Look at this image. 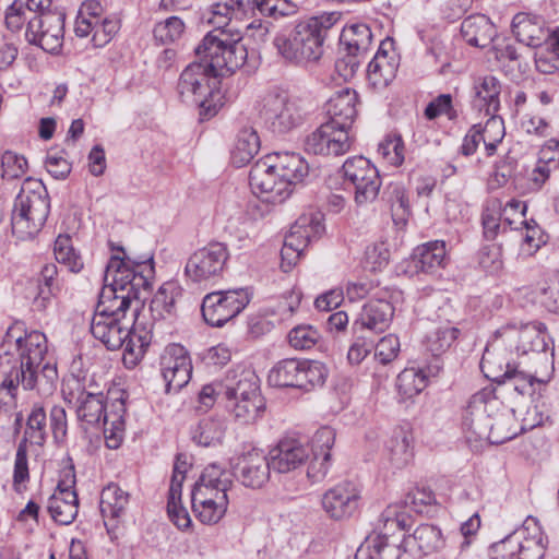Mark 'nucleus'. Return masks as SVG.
I'll use <instances>...</instances> for the list:
<instances>
[{
	"label": "nucleus",
	"mask_w": 559,
	"mask_h": 559,
	"mask_svg": "<svg viewBox=\"0 0 559 559\" xmlns=\"http://www.w3.org/2000/svg\"><path fill=\"white\" fill-rule=\"evenodd\" d=\"M479 526V516L474 514L462 523L460 532L449 534L448 548L444 550L442 559H469L471 536L478 531Z\"/></svg>",
	"instance_id": "obj_31"
},
{
	"label": "nucleus",
	"mask_w": 559,
	"mask_h": 559,
	"mask_svg": "<svg viewBox=\"0 0 559 559\" xmlns=\"http://www.w3.org/2000/svg\"><path fill=\"white\" fill-rule=\"evenodd\" d=\"M198 57L203 56L206 66L212 72L214 83H218V76L225 73H234L241 68L247 60V49L239 40L227 41L210 32L195 48Z\"/></svg>",
	"instance_id": "obj_6"
},
{
	"label": "nucleus",
	"mask_w": 559,
	"mask_h": 559,
	"mask_svg": "<svg viewBox=\"0 0 559 559\" xmlns=\"http://www.w3.org/2000/svg\"><path fill=\"white\" fill-rule=\"evenodd\" d=\"M423 555H431L448 546V536L443 537L441 530L433 524L425 523L416 527L412 535Z\"/></svg>",
	"instance_id": "obj_48"
},
{
	"label": "nucleus",
	"mask_w": 559,
	"mask_h": 559,
	"mask_svg": "<svg viewBox=\"0 0 559 559\" xmlns=\"http://www.w3.org/2000/svg\"><path fill=\"white\" fill-rule=\"evenodd\" d=\"M342 13L323 12L298 22L288 36L281 34L274 38L278 53L287 61L297 64L318 61L324 51V41L338 27Z\"/></svg>",
	"instance_id": "obj_1"
},
{
	"label": "nucleus",
	"mask_w": 559,
	"mask_h": 559,
	"mask_svg": "<svg viewBox=\"0 0 559 559\" xmlns=\"http://www.w3.org/2000/svg\"><path fill=\"white\" fill-rule=\"evenodd\" d=\"M105 396L103 393H82L78 397L76 414L82 428H104Z\"/></svg>",
	"instance_id": "obj_32"
},
{
	"label": "nucleus",
	"mask_w": 559,
	"mask_h": 559,
	"mask_svg": "<svg viewBox=\"0 0 559 559\" xmlns=\"http://www.w3.org/2000/svg\"><path fill=\"white\" fill-rule=\"evenodd\" d=\"M128 334L129 335L126 337V342H123L122 345V361L127 368L131 369L134 368L144 357L146 348L151 343V335L150 332L144 329L138 331L136 328H128Z\"/></svg>",
	"instance_id": "obj_43"
},
{
	"label": "nucleus",
	"mask_w": 559,
	"mask_h": 559,
	"mask_svg": "<svg viewBox=\"0 0 559 559\" xmlns=\"http://www.w3.org/2000/svg\"><path fill=\"white\" fill-rule=\"evenodd\" d=\"M249 183L254 193L266 194L267 201H282L288 197L286 183L281 180L270 154L257 160L251 167Z\"/></svg>",
	"instance_id": "obj_18"
},
{
	"label": "nucleus",
	"mask_w": 559,
	"mask_h": 559,
	"mask_svg": "<svg viewBox=\"0 0 559 559\" xmlns=\"http://www.w3.org/2000/svg\"><path fill=\"white\" fill-rule=\"evenodd\" d=\"M360 490L350 483L344 481L326 490L322 496V508L333 520L352 516L358 509Z\"/></svg>",
	"instance_id": "obj_22"
},
{
	"label": "nucleus",
	"mask_w": 559,
	"mask_h": 559,
	"mask_svg": "<svg viewBox=\"0 0 559 559\" xmlns=\"http://www.w3.org/2000/svg\"><path fill=\"white\" fill-rule=\"evenodd\" d=\"M133 300L139 299L117 292L108 293V288L105 287L102 290L95 313H103L104 316L122 320Z\"/></svg>",
	"instance_id": "obj_50"
},
{
	"label": "nucleus",
	"mask_w": 559,
	"mask_h": 559,
	"mask_svg": "<svg viewBox=\"0 0 559 559\" xmlns=\"http://www.w3.org/2000/svg\"><path fill=\"white\" fill-rule=\"evenodd\" d=\"M461 331L457 328L443 325L429 332L424 341L426 352L432 357L444 354L457 340Z\"/></svg>",
	"instance_id": "obj_51"
},
{
	"label": "nucleus",
	"mask_w": 559,
	"mask_h": 559,
	"mask_svg": "<svg viewBox=\"0 0 559 559\" xmlns=\"http://www.w3.org/2000/svg\"><path fill=\"white\" fill-rule=\"evenodd\" d=\"M226 408L241 424L254 423L265 409V401L261 394L226 402Z\"/></svg>",
	"instance_id": "obj_44"
},
{
	"label": "nucleus",
	"mask_w": 559,
	"mask_h": 559,
	"mask_svg": "<svg viewBox=\"0 0 559 559\" xmlns=\"http://www.w3.org/2000/svg\"><path fill=\"white\" fill-rule=\"evenodd\" d=\"M441 115H447L449 119L456 117V111L452 106V96L450 94H441L431 100L426 109L425 117L429 120H433Z\"/></svg>",
	"instance_id": "obj_63"
},
{
	"label": "nucleus",
	"mask_w": 559,
	"mask_h": 559,
	"mask_svg": "<svg viewBox=\"0 0 559 559\" xmlns=\"http://www.w3.org/2000/svg\"><path fill=\"white\" fill-rule=\"evenodd\" d=\"M38 293L34 298V307L43 311L45 310L51 298L61 289V283L58 277V267L55 263H46L41 266L37 278Z\"/></svg>",
	"instance_id": "obj_37"
},
{
	"label": "nucleus",
	"mask_w": 559,
	"mask_h": 559,
	"mask_svg": "<svg viewBox=\"0 0 559 559\" xmlns=\"http://www.w3.org/2000/svg\"><path fill=\"white\" fill-rule=\"evenodd\" d=\"M76 476L73 465L60 472V478L50 496L47 510L51 519L61 525L71 524L79 512V498L75 490Z\"/></svg>",
	"instance_id": "obj_13"
},
{
	"label": "nucleus",
	"mask_w": 559,
	"mask_h": 559,
	"mask_svg": "<svg viewBox=\"0 0 559 559\" xmlns=\"http://www.w3.org/2000/svg\"><path fill=\"white\" fill-rule=\"evenodd\" d=\"M519 365L513 358L512 348L509 343L499 336L498 329L488 342L481 360L480 369L486 378L498 384L507 383L510 372L515 371Z\"/></svg>",
	"instance_id": "obj_14"
},
{
	"label": "nucleus",
	"mask_w": 559,
	"mask_h": 559,
	"mask_svg": "<svg viewBox=\"0 0 559 559\" xmlns=\"http://www.w3.org/2000/svg\"><path fill=\"white\" fill-rule=\"evenodd\" d=\"M343 179L346 189L354 192L357 205L373 202L379 195L382 186L378 169L364 156L348 157L342 166Z\"/></svg>",
	"instance_id": "obj_8"
},
{
	"label": "nucleus",
	"mask_w": 559,
	"mask_h": 559,
	"mask_svg": "<svg viewBox=\"0 0 559 559\" xmlns=\"http://www.w3.org/2000/svg\"><path fill=\"white\" fill-rule=\"evenodd\" d=\"M357 102L358 95L355 91L344 88L337 92L326 103V114L330 118L328 122L349 133L357 116Z\"/></svg>",
	"instance_id": "obj_24"
},
{
	"label": "nucleus",
	"mask_w": 559,
	"mask_h": 559,
	"mask_svg": "<svg viewBox=\"0 0 559 559\" xmlns=\"http://www.w3.org/2000/svg\"><path fill=\"white\" fill-rule=\"evenodd\" d=\"M426 373L417 368H406L396 379V388L401 396L412 399L418 395L426 386Z\"/></svg>",
	"instance_id": "obj_54"
},
{
	"label": "nucleus",
	"mask_w": 559,
	"mask_h": 559,
	"mask_svg": "<svg viewBox=\"0 0 559 559\" xmlns=\"http://www.w3.org/2000/svg\"><path fill=\"white\" fill-rule=\"evenodd\" d=\"M501 83L493 75L477 78L473 85L472 106L479 112L489 116L488 127L500 128L502 119L497 117L500 109Z\"/></svg>",
	"instance_id": "obj_21"
},
{
	"label": "nucleus",
	"mask_w": 559,
	"mask_h": 559,
	"mask_svg": "<svg viewBox=\"0 0 559 559\" xmlns=\"http://www.w3.org/2000/svg\"><path fill=\"white\" fill-rule=\"evenodd\" d=\"M366 264L372 270H381L390 260V250L384 242H376L366 248Z\"/></svg>",
	"instance_id": "obj_64"
},
{
	"label": "nucleus",
	"mask_w": 559,
	"mask_h": 559,
	"mask_svg": "<svg viewBox=\"0 0 559 559\" xmlns=\"http://www.w3.org/2000/svg\"><path fill=\"white\" fill-rule=\"evenodd\" d=\"M27 169V160L23 155L5 151L1 156L2 178L13 180L22 177Z\"/></svg>",
	"instance_id": "obj_61"
},
{
	"label": "nucleus",
	"mask_w": 559,
	"mask_h": 559,
	"mask_svg": "<svg viewBox=\"0 0 559 559\" xmlns=\"http://www.w3.org/2000/svg\"><path fill=\"white\" fill-rule=\"evenodd\" d=\"M396 64L392 62L386 51L379 48L367 69V80L374 90L386 87L395 78Z\"/></svg>",
	"instance_id": "obj_39"
},
{
	"label": "nucleus",
	"mask_w": 559,
	"mask_h": 559,
	"mask_svg": "<svg viewBox=\"0 0 559 559\" xmlns=\"http://www.w3.org/2000/svg\"><path fill=\"white\" fill-rule=\"evenodd\" d=\"M229 501L217 498L216 501L191 500V507L197 519L206 525L217 524L226 514Z\"/></svg>",
	"instance_id": "obj_52"
},
{
	"label": "nucleus",
	"mask_w": 559,
	"mask_h": 559,
	"mask_svg": "<svg viewBox=\"0 0 559 559\" xmlns=\"http://www.w3.org/2000/svg\"><path fill=\"white\" fill-rule=\"evenodd\" d=\"M515 38L530 47H537L545 36L543 21L530 13L520 12L513 16L511 24Z\"/></svg>",
	"instance_id": "obj_34"
},
{
	"label": "nucleus",
	"mask_w": 559,
	"mask_h": 559,
	"mask_svg": "<svg viewBox=\"0 0 559 559\" xmlns=\"http://www.w3.org/2000/svg\"><path fill=\"white\" fill-rule=\"evenodd\" d=\"M324 226L319 215L304 214L292 225L284 245L302 252L312 239L320 237Z\"/></svg>",
	"instance_id": "obj_27"
},
{
	"label": "nucleus",
	"mask_w": 559,
	"mask_h": 559,
	"mask_svg": "<svg viewBox=\"0 0 559 559\" xmlns=\"http://www.w3.org/2000/svg\"><path fill=\"white\" fill-rule=\"evenodd\" d=\"M461 34L468 45L486 48L493 40L496 29L489 17L484 14H474L462 22Z\"/></svg>",
	"instance_id": "obj_30"
},
{
	"label": "nucleus",
	"mask_w": 559,
	"mask_h": 559,
	"mask_svg": "<svg viewBox=\"0 0 559 559\" xmlns=\"http://www.w3.org/2000/svg\"><path fill=\"white\" fill-rule=\"evenodd\" d=\"M521 535L527 559H542L546 549V538L537 519L527 516L523 524L513 531Z\"/></svg>",
	"instance_id": "obj_35"
},
{
	"label": "nucleus",
	"mask_w": 559,
	"mask_h": 559,
	"mask_svg": "<svg viewBox=\"0 0 559 559\" xmlns=\"http://www.w3.org/2000/svg\"><path fill=\"white\" fill-rule=\"evenodd\" d=\"M181 288L174 282L164 283L153 296L150 310L154 319H164L175 310L176 301L181 297Z\"/></svg>",
	"instance_id": "obj_46"
},
{
	"label": "nucleus",
	"mask_w": 559,
	"mask_h": 559,
	"mask_svg": "<svg viewBox=\"0 0 559 559\" xmlns=\"http://www.w3.org/2000/svg\"><path fill=\"white\" fill-rule=\"evenodd\" d=\"M535 67L543 74H554L559 71V37L535 52Z\"/></svg>",
	"instance_id": "obj_58"
},
{
	"label": "nucleus",
	"mask_w": 559,
	"mask_h": 559,
	"mask_svg": "<svg viewBox=\"0 0 559 559\" xmlns=\"http://www.w3.org/2000/svg\"><path fill=\"white\" fill-rule=\"evenodd\" d=\"M521 535L513 532L490 547L491 559H527Z\"/></svg>",
	"instance_id": "obj_55"
},
{
	"label": "nucleus",
	"mask_w": 559,
	"mask_h": 559,
	"mask_svg": "<svg viewBox=\"0 0 559 559\" xmlns=\"http://www.w3.org/2000/svg\"><path fill=\"white\" fill-rule=\"evenodd\" d=\"M231 474L217 463L209 464L191 491V500L229 501L227 491L233 487Z\"/></svg>",
	"instance_id": "obj_19"
},
{
	"label": "nucleus",
	"mask_w": 559,
	"mask_h": 559,
	"mask_svg": "<svg viewBox=\"0 0 559 559\" xmlns=\"http://www.w3.org/2000/svg\"><path fill=\"white\" fill-rule=\"evenodd\" d=\"M382 199L390 205L394 225L399 229H403L412 216V207L405 187L401 182L389 183L382 193Z\"/></svg>",
	"instance_id": "obj_33"
},
{
	"label": "nucleus",
	"mask_w": 559,
	"mask_h": 559,
	"mask_svg": "<svg viewBox=\"0 0 559 559\" xmlns=\"http://www.w3.org/2000/svg\"><path fill=\"white\" fill-rule=\"evenodd\" d=\"M498 334L509 343L513 354L520 356L532 353L547 361V333L540 325L508 322L498 329Z\"/></svg>",
	"instance_id": "obj_12"
},
{
	"label": "nucleus",
	"mask_w": 559,
	"mask_h": 559,
	"mask_svg": "<svg viewBox=\"0 0 559 559\" xmlns=\"http://www.w3.org/2000/svg\"><path fill=\"white\" fill-rule=\"evenodd\" d=\"M319 331L309 324L297 325L288 333V342L295 349H309L320 340Z\"/></svg>",
	"instance_id": "obj_59"
},
{
	"label": "nucleus",
	"mask_w": 559,
	"mask_h": 559,
	"mask_svg": "<svg viewBox=\"0 0 559 559\" xmlns=\"http://www.w3.org/2000/svg\"><path fill=\"white\" fill-rule=\"evenodd\" d=\"M185 31V24L178 16H170L154 27V38L162 44H170L179 39Z\"/></svg>",
	"instance_id": "obj_60"
},
{
	"label": "nucleus",
	"mask_w": 559,
	"mask_h": 559,
	"mask_svg": "<svg viewBox=\"0 0 559 559\" xmlns=\"http://www.w3.org/2000/svg\"><path fill=\"white\" fill-rule=\"evenodd\" d=\"M352 138L349 133L330 122L322 123L306 138L305 147L316 155H343L349 151Z\"/></svg>",
	"instance_id": "obj_17"
},
{
	"label": "nucleus",
	"mask_w": 559,
	"mask_h": 559,
	"mask_svg": "<svg viewBox=\"0 0 559 559\" xmlns=\"http://www.w3.org/2000/svg\"><path fill=\"white\" fill-rule=\"evenodd\" d=\"M91 333L109 350L122 347L128 334V326L122 320L95 313L91 321Z\"/></svg>",
	"instance_id": "obj_25"
},
{
	"label": "nucleus",
	"mask_w": 559,
	"mask_h": 559,
	"mask_svg": "<svg viewBox=\"0 0 559 559\" xmlns=\"http://www.w3.org/2000/svg\"><path fill=\"white\" fill-rule=\"evenodd\" d=\"M64 13L46 12L28 19L25 37L31 45L49 53H58L63 45Z\"/></svg>",
	"instance_id": "obj_11"
},
{
	"label": "nucleus",
	"mask_w": 559,
	"mask_h": 559,
	"mask_svg": "<svg viewBox=\"0 0 559 559\" xmlns=\"http://www.w3.org/2000/svg\"><path fill=\"white\" fill-rule=\"evenodd\" d=\"M269 456L273 471L284 474L301 466L309 457V450L297 439L284 438L269 452Z\"/></svg>",
	"instance_id": "obj_23"
},
{
	"label": "nucleus",
	"mask_w": 559,
	"mask_h": 559,
	"mask_svg": "<svg viewBox=\"0 0 559 559\" xmlns=\"http://www.w3.org/2000/svg\"><path fill=\"white\" fill-rule=\"evenodd\" d=\"M126 403L122 397L105 403L104 437L109 449H118L124 431Z\"/></svg>",
	"instance_id": "obj_28"
},
{
	"label": "nucleus",
	"mask_w": 559,
	"mask_h": 559,
	"mask_svg": "<svg viewBox=\"0 0 559 559\" xmlns=\"http://www.w3.org/2000/svg\"><path fill=\"white\" fill-rule=\"evenodd\" d=\"M301 359L287 358L278 361L269 372V384L274 388L299 389Z\"/></svg>",
	"instance_id": "obj_38"
},
{
	"label": "nucleus",
	"mask_w": 559,
	"mask_h": 559,
	"mask_svg": "<svg viewBox=\"0 0 559 559\" xmlns=\"http://www.w3.org/2000/svg\"><path fill=\"white\" fill-rule=\"evenodd\" d=\"M498 403L491 390H481L472 395L463 414V428L476 438H488L492 427L489 411Z\"/></svg>",
	"instance_id": "obj_20"
},
{
	"label": "nucleus",
	"mask_w": 559,
	"mask_h": 559,
	"mask_svg": "<svg viewBox=\"0 0 559 559\" xmlns=\"http://www.w3.org/2000/svg\"><path fill=\"white\" fill-rule=\"evenodd\" d=\"M129 502V493L118 485L109 484L100 495L99 509L104 518L117 519L123 514Z\"/></svg>",
	"instance_id": "obj_47"
},
{
	"label": "nucleus",
	"mask_w": 559,
	"mask_h": 559,
	"mask_svg": "<svg viewBox=\"0 0 559 559\" xmlns=\"http://www.w3.org/2000/svg\"><path fill=\"white\" fill-rule=\"evenodd\" d=\"M226 430L224 420L203 418L192 430V440L202 447H215L222 443Z\"/></svg>",
	"instance_id": "obj_49"
},
{
	"label": "nucleus",
	"mask_w": 559,
	"mask_h": 559,
	"mask_svg": "<svg viewBox=\"0 0 559 559\" xmlns=\"http://www.w3.org/2000/svg\"><path fill=\"white\" fill-rule=\"evenodd\" d=\"M445 243L443 241H430L417 247L412 255L415 267L424 273H433L443 267L445 263Z\"/></svg>",
	"instance_id": "obj_36"
},
{
	"label": "nucleus",
	"mask_w": 559,
	"mask_h": 559,
	"mask_svg": "<svg viewBox=\"0 0 559 559\" xmlns=\"http://www.w3.org/2000/svg\"><path fill=\"white\" fill-rule=\"evenodd\" d=\"M53 253L56 260L69 269L72 273H79L83 266V259L73 248L68 235H59L55 241Z\"/></svg>",
	"instance_id": "obj_53"
},
{
	"label": "nucleus",
	"mask_w": 559,
	"mask_h": 559,
	"mask_svg": "<svg viewBox=\"0 0 559 559\" xmlns=\"http://www.w3.org/2000/svg\"><path fill=\"white\" fill-rule=\"evenodd\" d=\"M259 119L275 135H284L304 123L306 102L287 92L272 88L263 93L255 105Z\"/></svg>",
	"instance_id": "obj_4"
},
{
	"label": "nucleus",
	"mask_w": 559,
	"mask_h": 559,
	"mask_svg": "<svg viewBox=\"0 0 559 559\" xmlns=\"http://www.w3.org/2000/svg\"><path fill=\"white\" fill-rule=\"evenodd\" d=\"M152 255L144 259L111 257L105 271V282H109L108 293H120L140 299L141 293L150 289L154 277Z\"/></svg>",
	"instance_id": "obj_5"
},
{
	"label": "nucleus",
	"mask_w": 559,
	"mask_h": 559,
	"mask_svg": "<svg viewBox=\"0 0 559 559\" xmlns=\"http://www.w3.org/2000/svg\"><path fill=\"white\" fill-rule=\"evenodd\" d=\"M271 465L270 456L263 450L249 447L236 453L229 460L231 479L250 489H261L270 480Z\"/></svg>",
	"instance_id": "obj_9"
},
{
	"label": "nucleus",
	"mask_w": 559,
	"mask_h": 559,
	"mask_svg": "<svg viewBox=\"0 0 559 559\" xmlns=\"http://www.w3.org/2000/svg\"><path fill=\"white\" fill-rule=\"evenodd\" d=\"M50 212V199L41 180L26 178L14 200L11 215L12 231L24 239L37 234Z\"/></svg>",
	"instance_id": "obj_2"
},
{
	"label": "nucleus",
	"mask_w": 559,
	"mask_h": 559,
	"mask_svg": "<svg viewBox=\"0 0 559 559\" xmlns=\"http://www.w3.org/2000/svg\"><path fill=\"white\" fill-rule=\"evenodd\" d=\"M270 156L289 195L290 186L302 181L308 175L309 165L300 154L294 152L273 153Z\"/></svg>",
	"instance_id": "obj_26"
},
{
	"label": "nucleus",
	"mask_w": 559,
	"mask_h": 559,
	"mask_svg": "<svg viewBox=\"0 0 559 559\" xmlns=\"http://www.w3.org/2000/svg\"><path fill=\"white\" fill-rule=\"evenodd\" d=\"M549 381L550 374L538 377L536 372H525L520 370V364L515 367L514 372H510L507 379V383H510L513 390L522 396L542 395V390L546 388Z\"/></svg>",
	"instance_id": "obj_45"
},
{
	"label": "nucleus",
	"mask_w": 559,
	"mask_h": 559,
	"mask_svg": "<svg viewBox=\"0 0 559 559\" xmlns=\"http://www.w3.org/2000/svg\"><path fill=\"white\" fill-rule=\"evenodd\" d=\"M260 150V138L253 128L241 129L230 153L231 163L242 167L251 162Z\"/></svg>",
	"instance_id": "obj_40"
},
{
	"label": "nucleus",
	"mask_w": 559,
	"mask_h": 559,
	"mask_svg": "<svg viewBox=\"0 0 559 559\" xmlns=\"http://www.w3.org/2000/svg\"><path fill=\"white\" fill-rule=\"evenodd\" d=\"M190 63L180 74L177 92L182 102L200 108V117L207 120L214 117L224 105L223 94L214 83L212 72L203 60Z\"/></svg>",
	"instance_id": "obj_3"
},
{
	"label": "nucleus",
	"mask_w": 559,
	"mask_h": 559,
	"mask_svg": "<svg viewBox=\"0 0 559 559\" xmlns=\"http://www.w3.org/2000/svg\"><path fill=\"white\" fill-rule=\"evenodd\" d=\"M385 452L392 467L396 469L405 467L413 457L407 431L403 428H395L385 442Z\"/></svg>",
	"instance_id": "obj_41"
},
{
	"label": "nucleus",
	"mask_w": 559,
	"mask_h": 559,
	"mask_svg": "<svg viewBox=\"0 0 559 559\" xmlns=\"http://www.w3.org/2000/svg\"><path fill=\"white\" fill-rule=\"evenodd\" d=\"M372 32L367 24H353L343 28L340 41L345 46L346 56L335 63L337 71L344 78L353 76L360 64V57H364L372 43Z\"/></svg>",
	"instance_id": "obj_15"
},
{
	"label": "nucleus",
	"mask_w": 559,
	"mask_h": 559,
	"mask_svg": "<svg viewBox=\"0 0 559 559\" xmlns=\"http://www.w3.org/2000/svg\"><path fill=\"white\" fill-rule=\"evenodd\" d=\"M229 260L224 242L212 241L195 250L186 262L185 275L193 283L216 281L223 276Z\"/></svg>",
	"instance_id": "obj_10"
},
{
	"label": "nucleus",
	"mask_w": 559,
	"mask_h": 559,
	"mask_svg": "<svg viewBox=\"0 0 559 559\" xmlns=\"http://www.w3.org/2000/svg\"><path fill=\"white\" fill-rule=\"evenodd\" d=\"M162 376L163 379L168 378L171 373H176L185 365L192 366L190 356L186 348L179 344H173L166 348L165 355L162 357Z\"/></svg>",
	"instance_id": "obj_57"
},
{
	"label": "nucleus",
	"mask_w": 559,
	"mask_h": 559,
	"mask_svg": "<svg viewBox=\"0 0 559 559\" xmlns=\"http://www.w3.org/2000/svg\"><path fill=\"white\" fill-rule=\"evenodd\" d=\"M48 437L47 414L40 403H34L26 418V427L21 442L43 447Z\"/></svg>",
	"instance_id": "obj_42"
},
{
	"label": "nucleus",
	"mask_w": 559,
	"mask_h": 559,
	"mask_svg": "<svg viewBox=\"0 0 559 559\" xmlns=\"http://www.w3.org/2000/svg\"><path fill=\"white\" fill-rule=\"evenodd\" d=\"M392 293L388 289H378L371 295V298L364 305L359 319L354 322L353 329L370 330L376 333L384 332L394 316V307L391 302Z\"/></svg>",
	"instance_id": "obj_16"
},
{
	"label": "nucleus",
	"mask_w": 559,
	"mask_h": 559,
	"mask_svg": "<svg viewBox=\"0 0 559 559\" xmlns=\"http://www.w3.org/2000/svg\"><path fill=\"white\" fill-rule=\"evenodd\" d=\"M252 297L251 287L209 293L202 300V317L209 325L221 328L242 312Z\"/></svg>",
	"instance_id": "obj_7"
},
{
	"label": "nucleus",
	"mask_w": 559,
	"mask_h": 559,
	"mask_svg": "<svg viewBox=\"0 0 559 559\" xmlns=\"http://www.w3.org/2000/svg\"><path fill=\"white\" fill-rule=\"evenodd\" d=\"M258 394H261L259 379L252 370H233L227 373L224 383V399L226 402Z\"/></svg>",
	"instance_id": "obj_29"
},
{
	"label": "nucleus",
	"mask_w": 559,
	"mask_h": 559,
	"mask_svg": "<svg viewBox=\"0 0 559 559\" xmlns=\"http://www.w3.org/2000/svg\"><path fill=\"white\" fill-rule=\"evenodd\" d=\"M381 154L393 166H400L404 162V142L400 135L389 136L378 146Z\"/></svg>",
	"instance_id": "obj_62"
},
{
	"label": "nucleus",
	"mask_w": 559,
	"mask_h": 559,
	"mask_svg": "<svg viewBox=\"0 0 559 559\" xmlns=\"http://www.w3.org/2000/svg\"><path fill=\"white\" fill-rule=\"evenodd\" d=\"M328 377L326 367L317 360L304 359L299 390L309 392L324 384Z\"/></svg>",
	"instance_id": "obj_56"
}]
</instances>
